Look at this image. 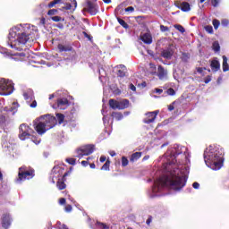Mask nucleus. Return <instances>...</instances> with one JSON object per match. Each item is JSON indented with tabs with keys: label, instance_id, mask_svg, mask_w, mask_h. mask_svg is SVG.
Instances as JSON below:
<instances>
[{
	"label": "nucleus",
	"instance_id": "25",
	"mask_svg": "<svg viewBox=\"0 0 229 229\" xmlns=\"http://www.w3.org/2000/svg\"><path fill=\"white\" fill-rule=\"evenodd\" d=\"M140 157H142V153H140V152L133 153L131 156V162H137V160H139V158H140Z\"/></svg>",
	"mask_w": 229,
	"mask_h": 229
},
{
	"label": "nucleus",
	"instance_id": "31",
	"mask_svg": "<svg viewBox=\"0 0 229 229\" xmlns=\"http://www.w3.org/2000/svg\"><path fill=\"white\" fill-rule=\"evenodd\" d=\"M221 49V47L219 46V42L215 41L213 43V50L217 53V51H219Z\"/></svg>",
	"mask_w": 229,
	"mask_h": 229
},
{
	"label": "nucleus",
	"instance_id": "37",
	"mask_svg": "<svg viewBox=\"0 0 229 229\" xmlns=\"http://www.w3.org/2000/svg\"><path fill=\"white\" fill-rule=\"evenodd\" d=\"M128 164H129L128 158H126V157H122V165H123V167H126V165H128Z\"/></svg>",
	"mask_w": 229,
	"mask_h": 229
},
{
	"label": "nucleus",
	"instance_id": "12",
	"mask_svg": "<svg viewBox=\"0 0 229 229\" xmlns=\"http://www.w3.org/2000/svg\"><path fill=\"white\" fill-rule=\"evenodd\" d=\"M157 115H158V111L146 113L143 123H145V124H151V123H155Z\"/></svg>",
	"mask_w": 229,
	"mask_h": 229
},
{
	"label": "nucleus",
	"instance_id": "17",
	"mask_svg": "<svg viewBox=\"0 0 229 229\" xmlns=\"http://www.w3.org/2000/svg\"><path fill=\"white\" fill-rule=\"evenodd\" d=\"M161 55H162L163 58H166L169 60V59H171L173 55H174V51H173V48L168 47V48L163 50Z\"/></svg>",
	"mask_w": 229,
	"mask_h": 229
},
{
	"label": "nucleus",
	"instance_id": "58",
	"mask_svg": "<svg viewBox=\"0 0 229 229\" xmlns=\"http://www.w3.org/2000/svg\"><path fill=\"white\" fill-rule=\"evenodd\" d=\"M82 33L86 38H89L90 40V35L87 34V32L85 31H83Z\"/></svg>",
	"mask_w": 229,
	"mask_h": 229
},
{
	"label": "nucleus",
	"instance_id": "55",
	"mask_svg": "<svg viewBox=\"0 0 229 229\" xmlns=\"http://www.w3.org/2000/svg\"><path fill=\"white\" fill-rule=\"evenodd\" d=\"M192 187H193V189H199V182H193Z\"/></svg>",
	"mask_w": 229,
	"mask_h": 229
},
{
	"label": "nucleus",
	"instance_id": "43",
	"mask_svg": "<svg viewBox=\"0 0 229 229\" xmlns=\"http://www.w3.org/2000/svg\"><path fill=\"white\" fill-rule=\"evenodd\" d=\"M52 21H54V22H60V21H62V17H60V16H53L52 17Z\"/></svg>",
	"mask_w": 229,
	"mask_h": 229
},
{
	"label": "nucleus",
	"instance_id": "35",
	"mask_svg": "<svg viewBox=\"0 0 229 229\" xmlns=\"http://www.w3.org/2000/svg\"><path fill=\"white\" fill-rule=\"evenodd\" d=\"M118 22L121 26H123V28H125V29L128 28V23H126V21H124V20L118 18Z\"/></svg>",
	"mask_w": 229,
	"mask_h": 229
},
{
	"label": "nucleus",
	"instance_id": "4",
	"mask_svg": "<svg viewBox=\"0 0 229 229\" xmlns=\"http://www.w3.org/2000/svg\"><path fill=\"white\" fill-rule=\"evenodd\" d=\"M65 119V115L57 113L56 118L51 114H44L34 121V128L38 135H44L46 131L55 128L56 123L62 124Z\"/></svg>",
	"mask_w": 229,
	"mask_h": 229
},
{
	"label": "nucleus",
	"instance_id": "26",
	"mask_svg": "<svg viewBox=\"0 0 229 229\" xmlns=\"http://www.w3.org/2000/svg\"><path fill=\"white\" fill-rule=\"evenodd\" d=\"M180 8L182 12H189L191 10V4H189L187 2H183L181 4Z\"/></svg>",
	"mask_w": 229,
	"mask_h": 229
},
{
	"label": "nucleus",
	"instance_id": "10",
	"mask_svg": "<svg viewBox=\"0 0 229 229\" xmlns=\"http://www.w3.org/2000/svg\"><path fill=\"white\" fill-rule=\"evenodd\" d=\"M92 153H94V145H85L77 150V157L78 158H83V157H89Z\"/></svg>",
	"mask_w": 229,
	"mask_h": 229
},
{
	"label": "nucleus",
	"instance_id": "28",
	"mask_svg": "<svg viewBox=\"0 0 229 229\" xmlns=\"http://www.w3.org/2000/svg\"><path fill=\"white\" fill-rule=\"evenodd\" d=\"M96 227L98 229H108L110 228L108 225H106V224H103L101 222H97L96 223Z\"/></svg>",
	"mask_w": 229,
	"mask_h": 229
},
{
	"label": "nucleus",
	"instance_id": "9",
	"mask_svg": "<svg viewBox=\"0 0 229 229\" xmlns=\"http://www.w3.org/2000/svg\"><path fill=\"white\" fill-rule=\"evenodd\" d=\"M23 98L30 108H37V100H35V94L31 89L23 91Z\"/></svg>",
	"mask_w": 229,
	"mask_h": 229
},
{
	"label": "nucleus",
	"instance_id": "7",
	"mask_svg": "<svg viewBox=\"0 0 229 229\" xmlns=\"http://www.w3.org/2000/svg\"><path fill=\"white\" fill-rule=\"evenodd\" d=\"M13 92V82L10 80L0 79V96H10Z\"/></svg>",
	"mask_w": 229,
	"mask_h": 229
},
{
	"label": "nucleus",
	"instance_id": "38",
	"mask_svg": "<svg viewBox=\"0 0 229 229\" xmlns=\"http://www.w3.org/2000/svg\"><path fill=\"white\" fill-rule=\"evenodd\" d=\"M66 162H68V164H70V165H76V159H74V158H66Z\"/></svg>",
	"mask_w": 229,
	"mask_h": 229
},
{
	"label": "nucleus",
	"instance_id": "46",
	"mask_svg": "<svg viewBox=\"0 0 229 229\" xmlns=\"http://www.w3.org/2000/svg\"><path fill=\"white\" fill-rule=\"evenodd\" d=\"M205 30L206 31H208V33H212L214 31V29L212 28V26H207Z\"/></svg>",
	"mask_w": 229,
	"mask_h": 229
},
{
	"label": "nucleus",
	"instance_id": "13",
	"mask_svg": "<svg viewBox=\"0 0 229 229\" xmlns=\"http://www.w3.org/2000/svg\"><path fill=\"white\" fill-rule=\"evenodd\" d=\"M69 106V100L67 98H58L56 105L54 108H59L60 110H65Z\"/></svg>",
	"mask_w": 229,
	"mask_h": 229
},
{
	"label": "nucleus",
	"instance_id": "29",
	"mask_svg": "<svg viewBox=\"0 0 229 229\" xmlns=\"http://www.w3.org/2000/svg\"><path fill=\"white\" fill-rule=\"evenodd\" d=\"M56 185H57V188L59 189V191H64V189H65V187H66L65 182H64L62 181H58Z\"/></svg>",
	"mask_w": 229,
	"mask_h": 229
},
{
	"label": "nucleus",
	"instance_id": "56",
	"mask_svg": "<svg viewBox=\"0 0 229 229\" xmlns=\"http://www.w3.org/2000/svg\"><path fill=\"white\" fill-rule=\"evenodd\" d=\"M59 203H60L61 205H65V199L61 198V199H59Z\"/></svg>",
	"mask_w": 229,
	"mask_h": 229
},
{
	"label": "nucleus",
	"instance_id": "5",
	"mask_svg": "<svg viewBox=\"0 0 229 229\" xmlns=\"http://www.w3.org/2000/svg\"><path fill=\"white\" fill-rule=\"evenodd\" d=\"M17 108H19V103L17 102H13L11 107L4 108V113L0 114V130L6 132V130L10 128L13 121L12 116L17 114Z\"/></svg>",
	"mask_w": 229,
	"mask_h": 229
},
{
	"label": "nucleus",
	"instance_id": "54",
	"mask_svg": "<svg viewBox=\"0 0 229 229\" xmlns=\"http://www.w3.org/2000/svg\"><path fill=\"white\" fill-rule=\"evenodd\" d=\"M206 68H201V67H199L197 68V72L199 73V74H203V71H205Z\"/></svg>",
	"mask_w": 229,
	"mask_h": 229
},
{
	"label": "nucleus",
	"instance_id": "49",
	"mask_svg": "<svg viewBox=\"0 0 229 229\" xmlns=\"http://www.w3.org/2000/svg\"><path fill=\"white\" fill-rule=\"evenodd\" d=\"M212 6H217L219 4V2L217 0H211Z\"/></svg>",
	"mask_w": 229,
	"mask_h": 229
},
{
	"label": "nucleus",
	"instance_id": "52",
	"mask_svg": "<svg viewBox=\"0 0 229 229\" xmlns=\"http://www.w3.org/2000/svg\"><path fill=\"white\" fill-rule=\"evenodd\" d=\"M154 92H156V94H162V92H164V89H155Z\"/></svg>",
	"mask_w": 229,
	"mask_h": 229
},
{
	"label": "nucleus",
	"instance_id": "34",
	"mask_svg": "<svg viewBox=\"0 0 229 229\" xmlns=\"http://www.w3.org/2000/svg\"><path fill=\"white\" fill-rule=\"evenodd\" d=\"M221 25V21H219V20H213V26L215 28V30H218L219 26Z\"/></svg>",
	"mask_w": 229,
	"mask_h": 229
},
{
	"label": "nucleus",
	"instance_id": "21",
	"mask_svg": "<svg viewBox=\"0 0 229 229\" xmlns=\"http://www.w3.org/2000/svg\"><path fill=\"white\" fill-rule=\"evenodd\" d=\"M211 69H212V71H215V72H216V71L221 69V64H219V61L214 59L211 62Z\"/></svg>",
	"mask_w": 229,
	"mask_h": 229
},
{
	"label": "nucleus",
	"instance_id": "64",
	"mask_svg": "<svg viewBox=\"0 0 229 229\" xmlns=\"http://www.w3.org/2000/svg\"><path fill=\"white\" fill-rule=\"evenodd\" d=\"M110 155H111L112 157H115V151H111V152H110Z\"/></svg>",
	"mask_w": 229,
	"mask_h": 229
},
{
	"label": "nucleus",
	"instance_id": "14",
	"mask_svg": "<svg viewBox=\"0 0 229 229\" xmlns=\"http://www.w3.org/2000/svg\"><path fill=\"white\" fill-rule=\"evenodd\" d=\"M88 12L91 15H96L98 13V5L92 2H88L87 4Z\"/></svg>",
	"mask_w": 229,
	"mask_h": 229
},
{
	"label": "nucleus",
	"instance_id": "16",
	"mask_svg": "<svg viewBox=\"0 0 229 229\" xmlns=\"http://www.w3.org/2000/svg\"><path fill=\"white\" fill-rule=\"evenodd\" d=\"M157 76L159 80H166L167 79V71L164 69L161 65L157 68Z\"/></svg>",
	"mask_w": 229,
	"mask_h": 229
},
{
	"label": "nucleus",
	"instance_id": "15",
	"mask_svg": "<svg viewBox=\"0 0 229 229\" xmlns=\"http://www.w3.org/2000/svg\"><path fill=\"white\" fill-rule=\"evenodd\" d=\"M140 40L144 42V44H152L153 38L149 32L144 33L140 35Z\"/></svg>",
	"mask_w": 229,
	"mask_h": 229
},
{
	"label": "nucleus",
	"instance_id": "22",
	"mask_svg": "<svg viewBox=\"0 0 229 229\" xmlns=\"http://www.w3.org/2000/svg\"><path fill=\"white\" fill-rule=\"evenodd\" d=\"M109 106L113 110H119V100L110 99L109 100Z\"/></svg>",
	"mask_w": 229,
	"mask_h": 229
},
{
	"label": "nucleus",
	"instance_id": "44",
	"mask_svg": "<svg viewBox=\"0 0 229 229\" xmlns=\"http://www.w3.org/2000/svg\"><path fill=\"white\" fill-rule=\"evenodd\" d=\"M65 212H72V206L67 205L64 208Z\"/></svg>",
	"mask_w": 229,
	"mask_h": 229
},
{
	"label": "nucleus",
	"instance_id": "24",
	"mask_svg": "<svg viewBox=\"0 0 229 229\" xmlns=\"http://www.w3.org/2000/svg\"><path fill=\"white\" fill-rule=\"evenodd\" d=\"M57 48L59 49L60 53L67 52V51H72V47L65 45L59 44L57 46Z\"/></svg>",
	"mask_w": 229,
	"mask_h": 229
},
{
	"label": "nucleus",
	"instance_id": "59",
	"mask_svg": "<svg viewBox=\"0 0 229 229\" xmlns=\"http://www.w3.org/2000/svg\"><path fill=\"white\" fill-rule=\"evenodd\" d=\"M189 58V55L187 54H182V60H187Z\"/></svg>",
	"mask_w": 229,
	"mask_h": 229
},
{
	"label": "nucleus",
	"instance_id": "1",
	"mask_svg": "<svg viewBox=\"0 0 229 229\" xmlns=\"http://www.w3.org/2000/svg\"><path fill=\"white\" fill-rule=\"evenodd\" d=\"M165 158H166V162L163 165L165 174L154 182L149 193L150 198L161 196L164 187H169L173 191H182L187 183L191 167V155L187 148L174 145L173 148H168Z\"/></svg>",
	"mask_w": 229,
	"mask_h": 229
},
{
	"label": "nucleus",
	"instance_id": "30",
	"mask_svg": "<svg viewBox=\"0 0 229 229\" xmlns=\"http://www.w3.org/2000/svg\"><path fill=\"white\" fill-rule=\"evenodd\" d=\"M110 169V161L107 160L101 167L102 171H108Z\"/></svg>",
	"mask_w": 229,
	"mask_h": 229
},
{
	"label": "nucleus",
	"instance_id": "27",
	"mask_svg": "<svg viewBox=\"0 0 229 229\" xmlns=\"http://www.w3.org/2000/svg\"><path fill=\"white\" fill-rule=\"evenodd\" d=\"M112 117H114V119H115L116 121H121L123 116V114H121V113L113 112Z\"/></svg>",
	"mask_w": 229,
	"mask_h": 229
},
{
	"label": "nucleus",
	"instance_id": "40",
	"mask_svg": "<svg viewBox=\"0 0 229 229\" xmlns=\"http://www.w3.org/2000/svg\"><path fill=\"white\" fill-rule=\"evenodd\" d=\"M98 72H99V79L101 80V78H105L106 73H105V70L104 69H100L98 70Z\"/></svg>",
	"mask_w": 229,
	"mask_h": 229
},
{
	"label": "nucleus",
	"instance_id": "57",
	"mask_svg": "<svg viewBox=\"0 0 229 229\" xmlns=\"http://www.w3.org/2000/svg\"><path fill=\"white\" fill-rule=\"evenodd\" d=\"M106 157H105V156H101L100 157V162H106Z\"/></svg>",
	"mask_w": 229,
	"mask_h": 229
},
{
	"label": "nucleus",
	"instance_id": "20",
	"mask_svg": "<svg viewBox=\"0 0 229 229\" xmlns=\"http://www.w3.org/2000/svg\"><path fill=\"white\" fill-rule=\"evenodd\" d=\"M117 69L118 76H120V78H124V76H126V66H124L123 64H120L117 66Z\"/></svg>",
	"mask_w": 229,
	"mask_h": 229
},
{
	"label": "nucleus",
	"instance_id": "48",
	"mask_svg": "<svg viewBox=\"0 0 229 229\" xmlns=\"http://www.w3.org/2000/svg\"><path fill=\"white\" fill-rule=\"evenodd\" d=\"M129 89H130L131 90H132V92H135V90H137V88H136L135 85H133L132 83H131V84L129 85Z\"/></svg>",
	"mask_w": 229,
	"mask_h": 229
},
{
	"label": "nucleus",
	"instance_id": "62",
	"mask_svg": "<svg viewBox=\"0 0 229 229\" xmlns=\"http://www.w3.org/2000/svg\"><path fill=\"white\" fill-rule=\"evenodd\" d=\"M103 2H104L106 4H110V3H112V0H103Z\"/></svg>",
	"mask_w": 229,
	"mask_h": 229
},
{
	"label": "nucleus",
	"instance_id": "39",
	"mask_svg": "<svg viewBox=\"0 0 229 229\" xmlns=\"http://www.w3.org/2000/svg\"><path fill=\"white\" fill-rule=\"evenodd\" d=\"M58 13V10L56 9H50L47 13V15H56Z\"/></svg>",
	"mask_w": 229,
	"mask_h": 229
},
{
	"label": "nucleus",
	"instance_id": "50",
	"mask_svg": "<svg viewBox=\"0 0 229 229\" xmlns=\"http://www.w3.org/2000/svg\"><path fill=\"white\" fill-rule=\"evenodd\" d=\"M135 11V8H133L132 6H129L127 8H125V12H134Z\"/></svg>",
	"mask_w": 229,
	"mask_h": 229
},
{
	"label": "nucleus",
	"instance_id": "2",
	"mask_svg": "<svg viewBox=\"0 0 229 229\" xmlns=\"http://www.w3.org/2000/svg\"><path fill=\"white\" fill-rule=\"evenodd\" d=\"M38 29L35 25L19 24L9 30L7 44L16 51H22L24 47L37 38Z\"/></svg>",
	"mask_w": 229,
	"mask_h": 229
},
{
	"label": "nucleus",
	"instance_id": "53",
	"mask_svg": "<svg viewBox=\"0 0 229 229\" xmlns=\"http://www.w3.org/2000/svg\"><path fill=\"white\" fill-rule=\"evenodd\" d=\"M160 30H161V31H168V30H169V28H167V27H165V26H164V25H161V26H160Z\"/></svg>",
	"mask_w": 229,
	"mask_h": 229
},
{
	"label": "nucleus",
	"instance_id": "47",
	"mask_svg": "<svg viewBox=\"0 0 229 229\" xmlns=\"http://www.w3.org/2000/svg\"><path fill=\"white\" fill-rule=\"evenodd\" d=\"M174 103L175 102H173L171 105L168 106L169 112H173V110H174Z\"/></svg>",
	"mask_w": 229,
	"mask_h": 229
},
{
	"label": "nucleus",
	"instance_id": "32",
	"mask_svg": "<svg viewBox=\"0 0 229 229\" xmlns=\"http://www.w3.org/2000/svg\"><path fill=\"white\" fill-rule=\"evenodd\" d=\"M165 94H167V96H176V91H174V89L169 88L166 91Z\"/></svg>",
	"mask_w": 229,
	"mask_h": 229
},
{
	"label": "nucleus",
	"instance_id": "41",
	"mask_svg": "<svg viewBox=\"0 0 229 229\" xmlns=\"http://www.w3.org/2000/svg\"><path fill=\"white\" fill-rule=\"evenodd\" d=\"M221 24H222V26H224L225 28H226V26H228V24H229V21H228L227 19H223V20L221 21Z\"/></svg>",
	"mask_w": 229,
	"mask_h": 229
},
{
	"label": "nucleus",
	"instance_id": "3",
	"mask_svg": "<svg viewBox=\"0 0 229 229\" xmlns=\"http://www.w3.org/2000/svg\"><path fill=\"white\" fill-rule=\"evenodd\" d=\"M204 162L213 171H219L225 163V150L219 145H210L204 151Z\"/></svg>",
	"mask_w": 229,
	"mask_h": 229
},
{
	"label": "nucleus",
	"instance_id": "8",
	"mask_svg": "<svg viewBox=\"0 0 229 229\" xmlns=\"http://www.w3.org/2000/svg\"><path fill=\"white\" fill-rule=\"evenodd\" d=\"M35 176V172L33 170H28L25 166H21L19 169L17 182H24V180H31Z\"/></svg>",
	"mask_w": 229,
	"mask_h": 229
},
{
	"label": "nucleus",
	"instance_id": "6",
	"mask_svg": "<svg viewBox=\"0 0 229 229\" xmlns=\"http://www.w3.org/2000/svg\"><path fill=\"white\" fill-rule=\"evenodd\" d=\"M35 131L28 124L22 123L19 127V139L21 140H26V139H30L34 144H40V139H37L33 136Z\"/></svg>",
	"mask_w": 229,
	"mask_h": 229
},
{
	"label": "nucleus",
	"instance_id": "60",
	"mask_svg": "<svg viewBox=\"0 0 229 229\" xmlns=\"http://www.w3.org/2000/svg\"><path fill=\"white\" fill-rule=\"evenodd\" d=\"M64 0H54V2L55 3V4H60Z\"/></svg>",
	"mask_w": 229,
	"mask_h": 229
},
{
	"label": "nucleus",
	"instance_id": "33",
	"mask_svg": "<svg viewBox=\"0 0 229 229\" xmlns=\"http://www.w3.org/2000/svg\"><path fill=\"white\" fill-rule=\"evenodd\" d=\"M15 56H19V60L22 61L25 59L26 54L24 52H20L14 54Z\"/></svg>",
	"mask_w": 229,
	"mask_h": 229
},
{
	"label": "nucleus",
	"instance_id": "51",
	"mask_svg": "<svg viewBox=\"0 0 229 229\" xmlns=\"http://www.w3.org/2000/svg\"><path fill=\"white\" fill-rule=\"evenodd\" d=\"M56 4V3L54 1L50 2L47 5L48 8H53L55 5Z\"/></svg>",
	"mask_w": 229,
	"mask_h": 229
},
{
	"label": "nucleus",
	"instance_id": "11",
	"mask_svg": "<svg viewBox=\"0 0 229 229\" xmlns=\"http://www.w3.org/2000/svg\"><path fill=\"white\" fill-rule=\"evenodd\" d=\"M52 183H55V180H60V178H64L65 174H64V168L60 166H54L52 169Z\"/></svg>",
	"mask_w": 229,
	"mask_h": 229
},
{
	"label": "nucleus",
	"instance_id": "45",
	"mask_svg": "<svg viewBox=\"0 0 229 229\" xmlns=\"http://www.w3.org/2000/svg\"><path fill=\"white\" fill-rule=\"evenodd\" d=\"M210 81H212V77L208 75L205 78L204 83H210Z\"/></svg>",
	"mask_w": 229,
	"mask_h": 229
},
{
	"label": "nucleus",
	"instance_id": "63",
	"mask_svg": "<svg viewBox=\"0 0 229 229\" xmlns=\"http://www.w3.org/2000/svg\"><path fill=\"white\" fill-rule=\"evenodd\" d=\"M89 167L91 169H96V165L94 163H92V164L89 165Z\"/></svg>",
	"mask_w": 229,
	"mask_h": 229
},
{
	"label": "nucleus",
	"instance_id": "61",
	"mask_svg": "<svg viewBox=\"0 0 229 229\" xmlns=\"http://www.w3.org/2000/svg\"><path fill=\"white\" fill-rule=\"evenodd\" d=\"M1 53H3L4 55H8V52L6 51V48H2Z\"/></svg>",
	"mask_w": 229,
	"mask_h": 229
},
{
	"label": "nucleus",
	"instance_id": "36",
	"mask_svg": "<svg viewBox=\"0 0 229 229\" xmlns=\"http://www.w3.org/2000/svg\"><path fill=\"white\" fill-rule=\"evenodd\" d=\"M175 30L180 31V33H185V29L182 25H174Z\"/></svg>",
	"mask_w": 229,
	"mask_h": 229
},
{
	"label": "nucleus",
	"instance_id": "19",
	"mask_svg": "<svg viewBox=\"0 0 229 229\" xmlns=\"http://www.w3.org/2000/svg\"><path fill=\"white\" fill-rule=\"evenodd\" d=\"M130 106V100L123 99L118 101V110H124V108H128Z\"/></svg>",
	"mask_w": 229,
	"mask_h": 229
},
{
	"label": "nucleus",
	"instance_id": "18",
	"mask_svg": "<svg viewBox=\"0 0 229 229\" xmlns=\"http://www.w3.org/2000/svg\"><path fill=\"white\" fill-rule=\"evenodd\" d=\"M12 225V217L10 215H4L2 221V226L4 228H8Z\"/></svg>",
	"mask_w": 229,
	"mask_h": 229
},
{
	"label": "nucleus",
	"instance_id": "42",
	"mask_svg": "<svg viewBox=\"0 0 229 229\" xmlns=\"http://www.w3.org/2000/svg\"><path fill=\"white\" fill-rule=\"evenodd\" d=\"M92 157H88L87 161H81V165H83V167H87V165H89V160H91Z\"/></svg>",
	"mask_w": 229,
	"mask_h": 229
},
{
	"label": "nucleus",
	"instance_id": "23",
	"mask_svg": "<svg viewBox=\"0 0 229 229\" xmlns=\"http://www.w3.org/2000/svg\"><path fill=\"white\" fill-rule=\"evenodd\" d=\"M223 71L224 72H226L229 71V65H228V58L226 57V55H223Z\"/></svg>",
	"mask_w": 229,
	"mask_h": 229
}]
</instances>
